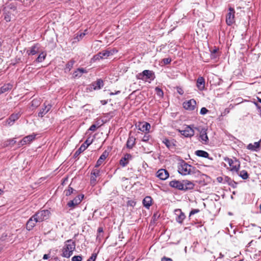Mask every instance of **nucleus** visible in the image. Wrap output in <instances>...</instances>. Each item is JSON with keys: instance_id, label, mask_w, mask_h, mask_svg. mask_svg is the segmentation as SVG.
<instances>
[{"instance_id": "1", "label": "nucleus", "mask_w": 261, "mask_h": 261, "mask_svg": "<svg viewBox=\"0 0 261 261\" xmlns=\"http://www.w3.org/2000/svg\"><path fill=\"white\" fill-rule=\"evenodd\" d=\"M169 186L172 188L180 191H187L193 189L195 185L193 182L188 180H178L174 179L169 182Z\"/></svg>"}, {"instance_id": "2", "label": "nucleus", "mask_w": 261, "mask_h": 261, "mask_svg": "<svg viewBox=\"0 0 261 261\" xmlns=\"http://www.w3.org/2000/svg\"><path fill=\"white\" fill-rule=\"evenodd\" d=\"M75 249V243L71 239L66 241L65 245L62 249V256L64 257L69 258L73 254Z\"/></svg>"}, {"instance_id": "3", "label": "nucleus", "mask_w": 261, "mask_h": 261, "mask_svg": "<svg viewBox=\"0 0 261 261\" xmlns=\"http://www.w3.org/2000/svg\"><path fill=\"white\" fill-rule=\"evenodd\" d=\"M50 215V212L48 210H42L38 211L34 214V217H35L38 222H42L45 220L49 219Z\"/></svg>"}, {"instance_id": "4", "label": "nucleus", "mask_w": 261, "mask_h": 261, "mask_svg": "<svg viewBox=\"0 0 261 261\" xmlns=\"http://www.w3.org/2000/svg\"><path fill=\"white\" fill-rule=\"evenodd\" d=\"M190 168V165L182 160L178 163V172L182 175H189L190 171L189 170Z\"/></svg>"}, {"instance_id": "5", "label": "nucleus", "mask_w": 261, "mask_h": 261, "mask_svg": "<svg viewBox=\"0 0 261 261\" xmlns=\"http://www.w3.org/2000/svg\"><path fill=\"white\" fill-rule=\"evenodd\" d=\"M224 160L229 164L231 171H236L237 172L239 171L240 164V162L238 160L235 159L234 160H233L231 159L225 158Z\"/></svg>"}, {"instance_id": "6", "label": "nucleus", "mask_w": 261, "mask_h": 261, "mask_svg": "<svg viewBox=\"0 0 261 261\" xmlns=\"http://www.w3.org/2000/svg\"><path fill=\"white\" fill-rule=\"evenodd\" d=\"M144 77H145L146 80H150L153 81L155 78L154 72L149 70H145L141 73H139L138 75V78L139 79L143 80Z\"/></svg>"}, {"instance_id": "7", "label": "nucleus", "mask_w": 261, "mask_h": 261, "mask_svg": "<svg viewBox=\"0 0 261 261\" xmlns=\"http://www.w3.org/2000/svg\"><path fill=\"white\" fill-rule=\"evenodd\" d=\"M92 140L88 138L80 148L75 152L73 156L75 158L77 157L82 152L85 150L92 143Z\"/></svg>"}, {"instance_id": "8", "label": "nucleus", "mask_w": 261, "mask_h": 261, "mask_svg": "<svg viewBox=\"0 0 261 261\" xmlns=\"http://www.w3.org/2000/svg\"><path fill=\"white\" fill-rule=\"evenodd\" d=\"M229 12L226 15V22L228 25H231L234 22L235 11L233 8L230 7L228 9Z\"/></svg>"}, {"instance_id": "9", "label": "nucleus", "mask_w": 261, "mask_h": 261, "mask_svg": "<svg viewBox=\"0 0 261 261\" xmlns=\"http://www.w3.org/2000/svg\"><path fill=\"white\" fill-rule=\"evenodd\" d=\"M178 132L186 138H191L194 135V130L190 125H186L184 130L178 129Z\"/></svg>"}, {"instance_id": "10", "label": "nucleus", "mask_w": 261, "mask_h": 261, "mask_svg": "<svg viewBox=\"0 0 261 261\" xmlns=\"http://www.w3.org/2000/svg\"><path fill=\"white\" fill-rule=\"evenodd\" d=\"M183 108L188 111L194 110L196 106V101L194 99H191L183 102Z\"/></svg>"}, {"instance_id": "11", "label": "nucleus", "mask_w": 261, "mask_h": 261, "mask_svg": "<svg viewBox=\"0 0 261 261\" xmlns=\"http://www.w3.org/2000/svg\"><path fill=\"white\" fill-rule=\"evenodd\" d=\"M199 133V140L204 144H206L208 143V138L207 135L206 129L204 128H196Z\"/></svg>"}, {"instance_id": "12", "label": "nucleus", "mask_w": 261, "mask_h": 261, "mask_svg": "<svg viewBox=\"0 0 261 261\" xmlns=\"http://www.w3.org/2000/svg\"><path fill=\"white\" fill-rule=\"evenodd\" d=\"M84 197V196L83 194L76 196L73 200L69 201L67 203V206L69 207H74L76 205L81 203L82 200L83 199Z\"/></svg>"}, {"instance_id": "13", "label": "nucleus", "mask_w": 261, "mask_h": 261, "mask_svg": "<svg viewBox=\"0 0 261 261\" xmlns=\"http://www.w3.org/2000/svg\"><path fill=\"white\" fill-rule=\"evenodd\" d=\"M52 105L47 102H45L43 104V108H41L38 114V116L39 117H43L46 114H47L51 109Z\"/></svg>"}, {"instance_id": "14", "label": "nucleus", "mask_w": 261, "mask_h": 261, "mask_svg": "<svg viewBox=\"0 0 261 261\" xmlns=\"http://www.w3.org/2000/svg\"><path fill=\"white\" fill-rule=\"evenodd\" d=\"M156 176L161 180H165L169 177V174L166 169H160L157 171Z\"/></svg>"}, {"instance_id": "15", "label": "nucleus", "mask_w": 261, "mask_h": 261, "mask_svg": "<svg viewBox=\"0 0 261 261\" xmlns=\"http://www.w3.org/2000/svg\"><path fill=\"white\" fill-rule=\"evenodd\" d=\"M103 86V82L101 79H98L96 82L89 86L90 91L100 89Z\"/></svg>"}, {"instance_id": "16", "label": "nucleus", "mask_w": 261, "mask_h": 261, "mask_svg": "<svg viewBox=\"0 0 261 261\" xmlns=\"http://www.w3.org/2000/svg\"><path fill=\"white\" fill-rule=\"evenodd\" d=\"M40 45L38 43L34 44L27 50V54L28 56H34L39 53Z\"/></svg>"}, {"instance_id": "17", "label": "nucleus", "mask_w": 261, "mask_h": 261, "mask_svg": "<svg viewBox=\"0 0 261 261\" xmlns=\"http://www.w3.org/2000/svg\"><path fill=\"white\" fill-rule=\"evenodd\" d=\"M138 129L142 132H149L151 126L149 123L147 122H139L137 125Z\"/></svg>"}, {"instance_id": "18", "label": "nucleus", "mask_w": 261, "mask_h": 261, "mask_svg": "<svg viewBox=\"0 0 261 261\" xmlns=\"http://www.w3.org/2000/svg\"><path fill=\"white\" fill-rule=\"evenodd\" d=\"M21 114L19 113L11 114L8 119H7L6 123L9 126L12 125L14 123L18 120L20 117Z\"/></svg>"}, {"instance_id": "19", "label": "nucleus", "mask_w": 261, "mask_h": 261, "mask_svg": "<svg viewBox=\"0 0 261 261\" xmlns=\"http://www.w3.org/2000/svg\"><path fill=\"white\" fill-rule=\"evenodd\" d=\"M35 217H34V215L31 216L30 219L28 220L26 224V229L30 231L36 225V223L38 222V221H36V219H35Z\"/></svg>"}, {"instance_id": "20", "label": "nucleus", "mask_w": 261, "mask_h": 261, "mask_svg": "<svg viewBox=\"0 0 261 261\" xmlns=\"http://www.w3.org/2000/svg\"><path fill=\"white\" fill-rule=\"evenodd\" d=\"M260 143H261V139L259 140L258 142H255L253 144L252 143H249L247 146V149L248 150H250L252 151H258L259 150L260 147Z\"/></svg>"}, {"instance_id": "21", "label": "nucleus", "mask_w": 261, "mask_h": 261, "mask_svg": "<svg viewBox=\"0 0 261 261\" xmlns=\"http://www.w3.org/2000/svg\"><path fill=\"white\" fill-rule=\"evenodd\" d=\"M36 136V134L33 133L30 135L24 137L20 141L21 145H24L28 143H30L35 139Z\"/></svg>"}, {"instance_id": "22", "label": "nucleus", "mask_w": 261, "mask_h": 261, "mask_svg": "<svg viewBox=\"0 0 261 261\" xmlns=\"http://www.w3.org/2000/svg\"><path fill=\"white\" fill-rule=\"evenodd\" d=\"M175 214L177 216L176 221L178 223L181 224L184 220L186 218L185 214L181 211L180 209H177L175 211Z\"/></svg>"}, {"instance_id": "23", "label": "nucleus", "mask_w": 261, "mask_h": 261, "mask_svg": "<svg viewBox=\"0 0 261 261\" xmlns=\"http://www.w3.org/2000/svg\"><path fill=\"white\" fill-rule=\"evenodd\" d=\"M109 155V152L107 150H105L101 155L100 156L99 159L96 162V163L95 165V168H98L99 166H100L102 162L106 160V159L108 156Z\"/></svg>"}, {"instance_id": "24", "label": "nucleus", "mask_w": 261, "mask_h": 261, "mask_svg": "<svg viewBox=\"0 0 261 261\" xmlns=\"http://www.w3.org/2000/svg\"><path fill=\"white\" fill-rule=\"evenodd\" d=\"M196 87L200 91L205 89V79L203 76H199L196 80Z\"/></svg>"}, {"instance_id": "25", "label": "nucleus", "mask_w": 261, "mask_h": 261, "mask_svg": "<svg viewBox=\"0 0 261 261\" xmlns=\"http://www.w3.org/2000/svg\"><path fill=\"white\" fill-rule=\"evenodd\" d=\"M16 142V141L15 140V138L8 139L2 142L1 144V146L2 148H5L9 146L12 147L14 145Z\"/></svg>"}, {"instance_id": "26", "label": "nucleus", "mask_w": 261, "mask_h": 261, "mask_svg": "<svg viewBox=\"0 0 261 261\" xmlns=\"http://www.w3.org/2000/svg\"><path fill=\"white\" fill-rule=\"evenodd\" d=\"M39 54L37 58L35 60L34 62L36 63H42L43 62L47 56L46 52L45 51H42L39 53Z\"/></svg>"}, {"instance_id": "27", "label": "nucleus", "mask_w": 261, "mask_h": 261, "mask_svg": "<svg viewBox=\"0 0 261 261\" xmlns=\"http://www.w3.org/2000/svg\"><path fill=\"white\" fill-rule=\"evenodd\" d=\"M136 143V139L133 136H129L127 139L126 146L128 149H132L135 145Z\"/></svg>"}, {"instance_id": "28", "label": "nucleus", "mask_w": 261, "mask_h": 261, "mask_svg": "<svg viewBox=\"0 0 261 261\" xmlns=\"http://www.w3.org/2000/svg\"><path fill=\"white\" fill-rule=\"evenodd\" d=\"M152 198L150 196H146L143 200V206L148 209L152 204Z\"/></svg>"}, {"instance_id": "29", "label": "nucleus", "mask_w": 261, "mask_h": 261, "mask_svg": "<svg viewBox=\"0 0 261 261\" xmlns=\"http://www.w3.org/2000/svg\"><path fill=\"white\" fill-rule=\"evenodd\" d=\"M212 80L213 81L211 80L210 82H213L212 85H215L216 86L221 85L223 81L221 78H220L218 75L215 74H213Z\"/></svg>"}, {"instance_id": "30", "label": "nucleus", "mask_w": 261, "mask_h": 261, "mask_svg": "<svg viewBox=\"0 0 261 261\" xmlns=\"http://www.w3.org/2000/svg\"><path fill=\"white\" fill-rule=\"evenodd\" d=\"M195 154L198 156L204 158H208L209 156V154L207 152L202 150H196Z\"/></svg>"}, {"instance_id": "31", "label": "nucleus", "mask_w": 261, "mask_h": 261, "mask_svg": "<svg viewBox=\"0 0 261 261\" xmlns=\"http://www.w3.org/2000/svg\"><path fill=\"white\" fill-rule=\"evenodd\" d=\"M74 63L75 61L73 59H71L69 62H68V63L65 65V72L67 73L69 72L72 68Z\"/></svg>"}, {"instance_id": "32", "label": "nucleus", "mask_w": 261, "mask_h": 261, "mask_svg": "<svg viewBox=\"0 0 261 261\" xmlns=\"http://www.w3.org/2000/svg\"><path fill=\"white\" fill-rule=\"evenodd\" d=\"M12 88V85L10 84H5L0 88V94L5 93L11 90Z\"/></svg>"}, {"instance_id": "33", "label": "nucleus", "mask_w": 261, "mask_h": 261, "mask_svg": "<svg viewBox=\"0 0 261 261\" xmlns=\"http://www.w3.org/2000/svg\"><path fill=\"white\" fill-rule=\"evenodd\" d=\"M238 174L239 176L241 177L243 179H247L249 177V174L248 173L247 171L245 170H243L240 171Z\"/></svg>"}, {"instance_id": "34", "label": "nucleus", "mask_w": 261, "mask_h": 261, "mask_svg": "<svg viewBox=\"0 0 261 261\" xmlns=\"http://www.w3.org/2000/svg\"><path fill=\"white\" fill-rule=\"evenodd\" d=\"M189 174H196L199 175L200 173V171L196 169V167L190 165V168H189Z\"/></svg>"}, {"instance_id": "35", "label": "nucleus", "mask_w": 261, "mask_h": 261, "mask_svg": "<svg viewBox=\"0 0 261 261\" xmlns=\"http://www.w3.org/2000/svg\"><path fill=\"white\" fill-rule=\"evenodd\" d=\"M224 182L228 184L229 186H232V184L237 185V183L234 180H232L230 177L227 176H225L224 178Z\"/></svg>"}, {"instance_id": "36", "label": "nucleus", "mask_w": 261, "mask_h": 261, "mask_svg": "<svg viewBox=\"0 0 261 261\" xmlns=\"http://www.w3.org/2000/svg\"><path fill=\"white\" fill-rule=\"evenodd\" d=\"M40 99H34L31 101V106L33 108H36L40 105Z\"/></svg>"}, {"instance_id": "37", "label": "nucleus", "mask_w": 261, "mask_h": 261, "mask_svg": "<svg viewBox=\"0 0 261 261\" xmlns=\"http://www.w3.org/2000/svg\"><path fill=\"white\" fill-rule=\"evenodd\" d=\"M155 91L156 92V95L160 98H163L164 96V92L159 87H156L155 88Z\"/></svg>"}, {"instance_id": "38", "label": "nucleus", "mask_w": 261, "mask_h": 261, "mask_svg": "<svg viewBox=\"0 0 261 261\" xmlns=\"http://www.w3.org/2000/svg\"><path fill=\"white\" fill-rule=\"evenodd\" d=\"M100 55L102 56V59L107 58L112 55L110 51L108 50H104L100 52Z\"/></svg>"}, {"instance_id": "39", "label": "nucleus", "mask_w": 261, "mask_h": 261, "mask_svg": "<svg viewBox=\"0 0 261 261\" xmlns=\"http://www.w3.org/2000/svg\"><path fill=\"white\" fill-rule=\"evenodd\" d=\"M100 59H102V56L100 55V52H99L96 55H94L92 59H91V62L94 63L96 61L100 60Z\"/></svg>"}, {"instance_id": "40", "label": "nucleus", "mask_w": 261, "mask_h": 261, "mask_svg": "<svg viewBox=\"0 0 261 261\" xmlns=\"http://www.w3.org/2000/svg\"><path fill=\"white\" fill-rule=\"evenodd\" d=\"M218 51V48L215 47V48L211 52V58L212 59H216L218 57L217 53Z\"/></svg>"}, {"instance_id": "41", "label": "nucleus", "mask_w": 261, "mask_h": 261, "mask_svg": "<svg viewBox=\"0 0 261 261\" xmlns=\"http://www.w3.org/2000/svg\"><path fill=\"white\" fill-rule=\"evenodd\" d=\"M128 162L125 158L122 157L119 161V164L121 166L125 167L128 164Z\"/></svg>"}, {"instance_id": "42", "label": "nucleus", "mask_w": 261, "mask_h": 261, "mask_svg": "<svg viewBox=\"0 0 261 261\" xmlns=\"http://www.w3.org/2000/svg\"><path fill=\"white\" fill-rule=\"evenodd\" d=\"M74 191H75L72 188L70 187H68V189L67 190L65 191L66 196H68L70 195L71 194L73 193Z\"/></svg>"}, {"instance_id": "43", "label": "nucleus", "mask_w": 261, "mask_h": 261, "mask_svg": "<svg viewBox=\"0 0 261 261\" xmlns=\"http://www.w3.org/2000/svg\"><path fill=\"white\" fill-rule=\"evenodd\" d=\"M91 175H92L93 176L98 177L100 176V171L99 169H93L91 173Z\"/></svg>"}, {"instance_id": "44", "label": "nucleus", "mask_w": 261, "mask_h": 261, "mask_svg": "<svg viewBox=\"0 0 261 261\" xmlns=\"http://www.w3.org/2000/svg\"><path fill=\"white\" fill-rule=\"evenodd\" d=\"M83 257L82 255H74L71 258V261H82Z\"/></svg>"}, {"instance_id": "45", "label": "nucleus", "mask_w": 261, "mask_h": 261, "mask_svg": "<svg viewBox=\"0 0 261 261\" xmlns=\"http://www.w3.org/2000/svg\"><path fill=\"white\" fill-rule=\"evenodd\" d=\"M150 138H151V137L149 134H146L143 136V137L142 139V141L145 142H148Z\"/></svg>"}, {"instance_id": "46", "label": "nucleus", "mask_w": 261, "mask_h": 261, "mask_svg": "<svg viewBox=\"0 0 261 261\" xmlns=\"http://www.w3.org/2000/svg\"><path fill=\"white\" fill-rule=\"evenodd\" d=\"M253 103L255 106L256 108H257L259 113L258 115H259L260 117L261 118V106L258 104L257 102L256 101H253Z\"/></svg>"}, {"instance_id": "47", "label": "nucleus", "mask_w": 261, "mask_h": 261, "mask_svg": "<svg viewBox=\"0 0 261 261\" xmlns=\"http://www.w3.org/2000/svg\"><path fill=\"white\" fill-rule=\"evenodd\" d=\"M97 253H93L92 254L91 256L87 260V261H95L97 258Z\"/></svg>"}, {"instance_id": "48", "label": "nucleus", "mask_w": 261, "mask_h": 261, "mask_svg": "<svg viewBox=\"0 0 261 261\" xmlns=\"http://www.w3.org/2000/svg\"><path fill=\"white\" fill-rule=\"evenodd\" d=\"M96 176L91 175L90 184L92 186L95 185L96 182Z\"/></svg>"}, {"instance_id": "49", "label": "nucleus", "mask_w": 261, "mask_h": 261, "mask_svg": "<svg viewBox=\"0 0 261 261\" xmlns=\"http://www.w3.org/2000/svg\"><path fill=\"white\" fill-rule=\"evenodd\" d=\"M4 19L7 22H9L11 21V15L9 12L5 13L4 15Z\"/></svg>"}, {"instance_id": "50", "label": "nucleus", "mask_w": 261, "mask_h": 261, "mask_svg": "<svg viewBox=\"0 0 261 261\" xmlns=\"http://www.w3.org/2000/svg\"><path fill=\"white\" fill-rule=\"evenodd\" d=\"M81 76V74L80 73H79L77 69H76L75 71H74V72L73 73V77L74 79L77 78V77H80Z\"/></svg>"}, {"instance_id": "51", "label": "nucleus", "mask_w": 261, "mask_h": 261, "mask_svg": "<svg viewBox=\"0 0 261 261\" xmlns=\"http://www.w3.org/2000/svg\"><path fill=\"white\" fill-rule=\"evenodd\" d=\"M208 112V110L205 107H202L200 111V114L201 115H205Z\"/></svg>"}, {"instance_id": "52", "label": "nucleus", "mask_w": 261, "mask_h": 261, "mask_svg": "<svg viewBox=\"0 0 261 261\" xmlns=\"http://www.w3.org/2000/svg\"><path fill=\"white\" fill-rule=\"evenodd\" d=\"M163 143L164 144H165V145L168 148H169L170 146H171V143H170V141L167 139H165L163 141Z\"/></svg>"}, {"instance_id": "53", "label": "nucleus", "mask_w": 261, "mask_h": 261, "mask_svg": "<svg viewBox=\"0 0 261 261\" xmlns=\"http://www.w3.org/2000/svg\"><path fill=\"white\" fill-rule=\"evenodd\" d=\"M200 212V210L199 209H192L189 214V217L191 216L192 215H193L195 214H197Z\"/></svg>"}, {"instance_id": "54", "label": "nucleus", "mask_w": 261, "mask_h": 261, "mask_svg": "<svg viewBox=\"0 0 261 261\" xmlns=\"http://www.w3.org/2000/svg\"><path fill=\"white\" fill-rule=\"evenodd\" d=\"M171 61L172 60H171V58H167L163 59L162 61L164 64L167 65V64H170L171 63Z\"/></svg>"}, {"instance_id": "55", "label": "nucleus", "mask_w": 261, "mask_h": 261, "mask_svg": "<svg viewBox=\"0 0 261 261\" xmlns=\"http://www.w3.org/2000/svg\"><path fill=\"white\" fill-rule=\"evenodd\" d=\"M97 128V125L95 124H93L90 126V127L89 128V130L94 132L95 130H96Z\"/></svg>"}, {"instance_id": "56", "label": "nucleus", "mask_w": 261, "mask_h": 261, "mask_svg": "<svg viewBox=\"0 0 261 261\" xmlns=\"http://www.w3.org/2000/svg\"><path fill=\"white\" fill-rule=\"evenodd\" d=\"M77 69L79 71V73L81 74V75H82L83 73H87V71L83 68H79Z\"/></svg>"}, {"instance_id": "57", "label": "nucleus", "mask_w": 261, "mask_h": 261, "mask_svg": "<svg viewBox=\"0 0 261 261\" xmlns=\"http://www.w3.org/2000/svg\"><path fill=\"white\" fill-rule=\"evenodd\" d=\"M123 157L125 158V159L128 161L132 159V155L129 153L125 154Z\"/></svg>"}, {"instance_id": "58", "label": "nucleus", "mask_w": 261, "mask_h": 261, "mask_svg": "<svg viewBox=\"0 0 261 261\" xmlns=\"http://www.w3.org/2000/svg\"><path fill=\"white\" fill-rule=\"evenodd\" d=\"M161 261H173V260L171 258L164 256L161 258Z\"/></svg>"}, {"instance_id": "59", "label": "nucleus", "mask_w": 261, "mask_h": 261, "mask_svg": "<svg viewBox=\"0 0 261 261\" xmlns=\"http://www.w3.org/2000/svg\"><path fill=\"white\" fill-rule=\"evenodd\" d=\"M177 92L179 94L182 95L184 94V91L181 88H177Z\"/></svg>"}, {"instance_id": "60", "label": "nucleus", "mask_w": 261, "mask_h": 261, "mask_svg": "<svg viewBox=\"0 0 261 261\" xmlns=\"http://www.w3.org/2000/svg\"><path fill=\"white\" fill-rule=\"evenodd\" d=\"M121 93V91H119V90H118V91H116L115 92H111L110 93V95H117V94H119Z\"/></svg>"}, {"instance_id": "61", "label": "nucleus", "mask_w": 261, "mask_h": 261, "mask_svg": "<svg viewBox=\"0 0 261 261\" xmlns=\"http://www.w3.org/2000/svg\"><path fill=\"white\" fill-rule=\"evenodd\" d=\"M217 180L219 182H222L224 180V178L222 177H218Z\"/></svg>"}, {"instance_id": "62", "label": "nucleus", "mask_w": 261, "mask_h": 261, "mask_svg": "<svg viewBox=\"0 0 261 261\" xmlns=\"http://www.w3.org/2000/svg\"><path fill=\"white\" fill-rule=\"evenodd\" d=\"M103 228L101 227H99L98 228V229H97V232L98 233H102L103 232Z\"/></svg>"}, {"instance_id": "63", "label": "nucleus", "mask_w": 261, "mask_h": 261, "mask_svg": "<svg viewBox=\"0 0 261 261\" xmlns=\"http://www.w3.org/2000/svg\"><path fill=\"white\" fill-rule=\"evenodd\" d=\"M49 258V255L48 254H44L43 256V259H47Z\"/></svg>"}, {"instance_id": "64", "label": "nucleus", "mask_w": 261, "mask_h": 261, "mask_svg": "<svg viewBox=\"0 0 261 261\" xmlns=\"http://www.w3.org/2000/svg\"><path fill=\"white\" fill-rule=\"evenodd\" d=\"M101 103L102 105H106L107 103V101L106 100H101Z\"/></svg>"}]
</instances>
